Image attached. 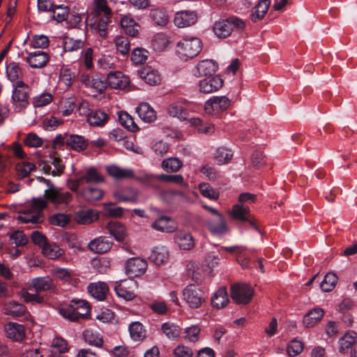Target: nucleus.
I'll return each instance as SVG.
<instances>
[{
    "mask_svg": "<svg viewBox=\"0 0 357 357\" xmlns=\"http://www.w3.org/2000/svg\"><path fill=\"white\" fill-rule=\"evenodd\" d=\"M108 121V115L101 110L91 111L87 115V122L95 127L102 126Z\"/></svg>",
    "mask_w": 357,
    "mask_h": 357,
    "instance_id": "32",
    "label": "nucleus"
},
{
    "mask_svg": "<svg viewBox=\"0 0 357 357\" xmlns=\"http://www.w3.org/2000/svg\"><path fill=\"white\" fill-rule=\"evenodd\" d=\"M116 51L122 56H127L130 50V42L125 36H116L114 39Z\"/></svg>",
    "mask_w": 357,
    "mask_h": 357,
    "instance_id": "47",
    "label": "nucleus"
},
{
    "mask_svg": "<svg viewBox=\"0 0 357 357\" xmlns=\"http://www.w3.org/2000/svg\"><path fill=\"white\" fill-rule=\"evenodd\" d=\"M176 48L179 57L188 60L199 54L202 49V43L197 37L184 38L177 43Z\"/></svg>",
    "mask_w": 357,
    "mask_h": 357,
    "instance_id": "4",
    "label": "nucleus"
},
{
    "mask_svg": "<svg viewBox=\"0 0 357 357\" xmlns=\"http://www.w3.org/2000/svg\"><path fill=\"white\" fill-rule=\"evenodd\" d=\"M139 117L146 123L153 122L156 118V112L147 102H142L136 109Z\"/></svg>",
    "mask_w": 357,
    "mask_h": 357,
    "instance_id": "23",
    "label": "nucleus"
},
{
    "mask_svg": "<svg viewBox=\"0 0 357 357\" xmlns=\"http://www.w3.org/2000/svg\"><path fill=\"white\" fill-rule=\"evenodd\" d=\"M324 312L321 308H314L310 310L303 318V324L306 328L314 326L320 321Z\"/></svg>",
    "mask_w": 357,
    "mask_h": 357,
    "instance_id": "33",
    "label": "nucleus"
},
{
    "mask_svg": "<svg viewBox=\"0 0 357 357\" xmlns=\"http://www.w3.org/2000/svg\"><path fill=\"white\" fill-rule=\"evenodd\" d=\"M167 114L174 118H178L180 120H185L188 116V112L178 103L171 104L167 109Z\"/></svg>",
    "mask_w": 357,
    "mask_h": 357,
    "instance_id": "48",
    "label": "nucleus"
},
{
    "mask_svg": "<svg viewBox=\"0 0 357 357\" xmlns=\"http://www.w3.org/2000/svg\"><path fill=\"white\" fill-rule=\"evenodd\" d=\"M337 282V277L333 273H328L320 284L321 289L326 292L332 291Z\"/></svg>",
    "mask_w": 357,
    "mask_h": 357,
    "instance_id": "54",
    "label": "nucleus"
},
{
    "mask_svg": "<svg viewBox=\"0 0 357 357\" xmlns=\"http://www.w3.org/2000/svg\"><path fill=\"white\" fill-rule=\"evenodd\" d=\"M151 227L157 231L167 233L174 232L176 226L174 221L167 216L162 215L151 224Z\"/></svg>",
    "mask_w": 357,
    "mask_h": 357,
    "instance_id": "21",
    "label": "nucleus"
},
{
    "mask_svg": "<svg viewBox=\"0 0 357 357\" xmlns=\"http://www.w3.org/2000/svg\"><path fill=\"white\" fill-rule=\"evenodd\" d=\"M121 26L126 34L135 36L139 31L138 24L128 16H124L121 20Z\"/></svg>",
    "mask_w": 357,
    "mask_h": 357,
    "instance_id": "39",
    "label": "nucleus"
},
{
    "mask_svg": "<svg viewBox=\"0 0 357 357\" xmlns=\"http://www.w3.org/2000/svg\"><path fill=\"white\" fill-rule=\"evenodd\" d=\"M135 179L147 186H151L155 188H158L155 183L158 181V175L144 173L137 176Z\"/></svg>",
    "mask_w": 357,
    "mask_h": 357,
    "instance_id": "62",
    "label": "nucleus"
},
{
    "mask_svg": "<svg viewBox=\"0 0 357 357\" xmlns=\"http://www.w3.org/2000/svg\"><path fill=\"white\" fill-rule=\"evenodd\" d=\"M76 192L87 202L99 200L102 197L104 194L100 188L94 187L84 188L80 190H78Z\"/></svg>",
    "mask_w": 357,
    "mask_h": 357,
    "instance_id": "26",
    "label": "nucleus"
},
{
    "mask_svg": "<svg viewBox=\"0 0 357 357\" xmlns=\"http://www.w3.org/2000/svg\"><path fill=\"white\" fill-rule=\"evenodd\" d=\"M104 181V177L93 167L75 174V178L68 180L67 185L73 192H77L84 183H99Z\"/></svg>",
    "mask_w": 357,
    "mask_h": 357,
    "instance_id": "2",
    "label": "nucleus"
},
{
    "mask_svg": "<svg viewBox=\"0 0 357 357\" xmlns=\"http://www.w3.org/2000/svg\"><path fill=\"white\" fill-rule=\"evenodd\" d=\"M129 332L131 338L135 341L142 340L146 337V331L139 321H135L130 324Z\"/></svg>",
    "mask_w": 357,
    "mask_h": 357,
    "instance_id": "45",
    "label": "nucleus"
},
{
    "mask_svg": "<svg viewBox=\"0 0 357 357\" xmlns=\"http://www.w3.org/2000/svg\"><path fill=\"white\" fill-rule=\"evenodd\" d=\"M48 61L49 55L46 52L40 50L30 53L26 58V61L30 67L33 68H43Z\"/></svg>",
    "mask_w": 357,
    "mask_h": 357,
    "instance_id": "20",
    "label": "nucleus"
},
{
    "mask_svg": "<svg viewBox=\"0 0 357 357\" xmlns=\"http://www.w3.org/2000/svg\"><path fill=\"white\" fill-rule=\"evenodd\" d=\"M26 307L24 305L15 301H10L4 305L3 312L13 317H21L25 313Z\"/></svg>",
    "mask_w": 357,
    "mask_h": 357,
    "instance_id": "34",
    "label": "nucleus"
},
{
    "mask_svg": "<svg viewBox=\"0 0 357 357\" xmlns=\"http://www.w3.org/2000/svg\"><path fill=\"white\" fill-rule=\"evenodd\" d=\"M112 246V241L109 237L100 236L96 238L88 245L89 249L98 254H102L109 251Z\"/></svg>",
    "mask_w": 357,
    "mask_h": 357,
    "instance_id": "16",
    "label": "nucleus"
},
{
    "mask_svg": "<svg viewBox=\"0 0 357 357\" xmlns=\"http://www.w3.org/2000/svg\"><path fill=\"white\" fill-rule=\"evenodd\" d=\"M107 229L111 235L118 241H123L126 236L125 227L117 222H110L107 225Z\"/></svg>",
    "mask_w": 357,
    "mask_h": 357,
    "instance_id": "40",
    "label": "nucleus"
},
{
    "mask_svg": "<svg viewBox=\"0 0 357 357\" xmlns=\"http://www.w3.org/2000/svg\"><path fill=\"white\" fill-rule=\"evenodd\" d=\"M150 17L158 26H165L169 22V16L166 11L160 8L152 9L150 12Z\"/></svg>",
    "mask_w": 357,
    "mask_h": 357,
    "instance_id": "46",
    "label": "nucleus"
},
{
    "mask_svg": "<svg viewBox=\"0 0 357 357\" xmlns=\"http://www.w3.org/2000/svg\"><path fill=\"white\" fill-rule=\"evenodd\" d=\"M138 75L151 86L159 84L161 77L158 72L151 67H145L137 71Z\"/></svg>",
    "mask_w": 357,
    "mask_h": 357,
    "instance_id": "22",
    "label": "nucleus"
},
{
    "mask_svg": "<svg viewBox=\"0 0 357 357\" xmlns=\"http://www.w3.org/2000/svg\"><path fill=\"white\" fill-rule=\"evenodd\" d=\"M270 4V0H260L255 6L254 11L250 15V20L253 22H257L262 20L266 14Z\"/></svg>",
    "mask_w": 357,
    "mask_h": 357,
    "instance_id": "31",
    "label": "nucleus"
},
{
    "mask_svg": "<svg viewBox=\"0 0 357 357\" xmlns=\"http://www.w3.org/2000/svg\"><path fill=\"white\" fill-rule=\"evenodd\" d=\"M250 213V209L248 206L241 204H235L232 207L231 215L234 218L246 221L247 217Z\"/></svg>",
    "mask_w": 357,
    "mask_h": 357,
    "instance_id": "55",
    "label": "nucleus"
},
{
    "mask_svg": "<svg viewBox=\"0 0 357 357\" xmlns=\"http://www.w3.org/2000/svg\"><path fill=\"white\" fill-rule=\"evenodd\" d=\"M229 297L225 287H221L214 294L211 298V303L213 307L221 309L225 307L229 303Z\"/></svg>",
    "mask_w": 357,
    "mask_h": 357,
    "instance_id": "29",
    "label": "nucleus"
},
{
    "mask_svg": "<svg viewBox=\"0 0 357 357\" xmlns=\"http://www.w3.org/2000/svg\"><path fill=\"white\" fill-rule=\"evenodd\" d=\"M40 183H46L48 188L44 192V197L33 198L26 208L20 213L18 220L24 223H40L43 220V210L47 206V201L54 205H68L73 199L69 192H64L54 187L50 181L43 177H38Z\"/></svg>",
    "mask_w": 357,
    "mask_h": 357,
    "instance_id": "1",
    "label": "nucleus"
},
{
    "mask_svg": "<svg viewBox=\"0 0 357 357\" xmlns=\"http://www.w3.org/2000/svg\"><path fill=\"white\" fill-rule=\"evenodd\" d=\"M303 350V343L297 339L291 340L287 346V351L290 356H296Z\"/></svg>",
    "mask_w": 357,
    "mask_h": 357,
    "instance_id": "63",
    "label": "nucleus"
},
{
    "mask_svg": "<svg viewBox=\"0 0 357 357\" xmlns=\"http://www.w3.org/2000/svg\"><path fill=\"white\" fill-rule=\"evenodd\" d=\"M31 89L23 81L13 84L12 107L15 112H22L29 105Z\"/></svg>",
    "mask_w": 357,
    "mask_h": 357,
    "instance_id": "3",
    "label": "nucleus"
},
{
    "mask_svg": "<svg viewBox=\"0 0 357 357\" xmlns=\"http://www.w3.org/2000/svg\"><path fill=\"white\" fill-rule=\"evenodd\" d=\"M6 75L8 79L14 84L17 81H20V79L22 78L23 72L19 63L10 62L6 66Z\"/></svg>",
    "mask_w": 357,
    "mask_h": 357,
    "instance_id": "41",
    "label": "nucleus"
},
{
    "mask_svg": "<svg viewBox=\"0 0 357 357\" xmlns=\"http://www.w3.org/2000/svg\"><path fill=\"white\" fill-rule=\"evenodd\" d=\"M6 336L15 341H22L25 337V328L22 324L9 322L5 326Z\"/></svg>",
    "mask_w": 357,
    "mask_h": 357,
    "instance_id": "17",
    "label": "nucleus"
},
{
    "mask_svg": "<svg viewBox=\"0 0 357 357\" xmlns=\"http://www.w3.org/2000/svg\"><path fill=\"white\" fill-rule=\"evenodd\" d=\"M183 298L190 308L200 307L205 302V294L194 284L188 285L183 291Z\"/></svg>",
    "mask_w": 357,
    "mask_h": 357,
    "instance_id": "5",
    "label": "nucleus"
},
{
    "mask_svg": "<svg viewBox=\"0 0 357 357\" xmlns=\"http://www.w3.org/2000/svg\"><path fill=\"white\" fill-rule=\"evenodd\" d=\"M50 12L54 20L58 22H61L66 20L69 14V8L63 5H54V8Z\"/></svg>",
    "mask_w": 357,
    "mask_h": 357,
    "instance_id": "56",
    "label": "nucleus"
},
{
    "mask_svg": "<svg viewBox=\"0 0 357 357\" xmlns=\"http://www.w3.org/2000/svg\"><path fill=\"white\" fill-rule=\"evenodd\" d=\"M230 103L229 99L226 96H213L205 102L204 110L210 114L222 112L229 108Z\"/></svg>",
    "mask_w": 357,
    "mask_h": 357,
    "instance_id": "9",
    "label": "nucleus"
},
{
    "mask_svg": "<svg viewBox=\"0 0 357 357\" xmlns=\"http://www.w3.org/2000/svg\"><path fill=\"white\" fill-rule=\"evenodd\" d=\"M119 121L123 127L130 131L135 132L138 130L132 117L127 112H121L119 114Z\"/></svg>",
    "mask_w": 357,
    "mask_h": 357,
    "instance_id": "52",
    "label": "nucleus"
},
{
    "mask_svg": "<svg viewBox=\"0 0 357 357\" xmlns=\"http://www.w3.org/2000/svg\"><path fill=\"white\" fill-rule=\"evenodd\" d=\"M174 238L181 250H190L195 247V239L190 232L178 231Z\"/></svg>",
    "mask_w": 357,
    "mask_h": 357,
    "instance_id": "19",
    "label": "nucleus"
},
{
    "mask_svg": "<svg viewBox=\"0 0 357 357\" xmlns=\"http://www.w3.org/2000/svg\"><path fill=\"white\" fill-rule=\"evenodd\" d=\"M78 309H75L72 307L71 305L68 307H63L59 309L60 314L70 321H77L79 318H83L86 315H87V310L85 312H80L77 310Z\"/></svg>",
    "mask_w": 357,
    "mask_h": 357,
    "instance_id": "36",
    "label": "nucleus"
},
{
    "mask_svg": "<svg viewBox=\"0 0 357 357\" xmlns=\"http://www.w3.org/2000/svg\"><path fill=\"white\" fill-rule=\"evenodd\" d=\"M223 85V80L218 76H208L199 81V91L203 93H213Z\"/></svg>",
    "mask_w": 357,
    "mask_h": 357,
    "instance_id": "14",
    "label": "nucleus"
},
{
    "mask_svg": "<svg viewBox=\"0 0 357 357\" xmlns=\"http://www.w3.org/2000/svg\"><path fill=\"white\" fill-rule=\"evenodd\" d=\"M108 289L107 284L103 282L91 283L88 286L89 293L98 301H102L105 298Z\"/></svg>",
    "mask_w": 357,
    "mask_h": 357,
    "instance_id": "27",
    "label": "nucleus"
},
{
    "mask_svg": "<svg viewBox=\"0 0 357 357\" xmlns=\"http://www.w3.org/2000/svg\"><path fill=\"white\" fill-rule=\"evenodd\" d=\"M161 330L165 336L171 340L176 339L180 335L179 327L173 323H164L161 326Z\"/></svg>",
    "mask_w": 357,
    "mask_h": 357,
    "instance_id": "51",
    "label": "nucleus"
},
{
    "mask_svg": "<svg viewBox=\"0 0 357 357\" xmlns=\"http://www.w3.org/2000/svg\"><path fill=\"white\" fill-rule=\"evenodd\" d=\"M42 252L46 257L51 259H57L64 254L63 250L60 248L56 244L48 242L42 248Z\"/></svg>",
    "mask_w": 357,
    "mask_h": 357,
    "instance_id": "42",
    "label": "nucleus"
},
{
    "mask_svg": "<svg viewBox=\"0 0 357 357\" xmlns=\"http://www.w3.org/2000/svg\"><path fill=\"white\" fill-rule=\"evenodd\" d=\"M96 17L97 19L91 25V31L101 38L105 39L107 38L109 31L112 27V17L101 16Z\"/></svg>",
    "mask_w": 357,
    "mask_h": 357,
    "instance_id": "11",
    "label": "nucleus"
},
{
    "mask_svg": "<svg viewBox=\"0 0 357 357\" xmlns=\"http://www.w3.org/2000/svg\"><path fill=\"white\" fill-rule=\"evenodd\" d=\"M197 20L198 14L195 10H181L175 14L174 22L177 27L185 28L194 25Z\"/></svg>",
    "mask_w": 357,
    "mask_h": 357,
    "instance_id": "10",
    "label": "nucleus"
},
{
    "mask_svg": "<svg viewBox=\"0 0 357 357\" xmlns=\"http://www.w3.org/2000/svg\"><path fill=\"white\" fill-rule=\"evenodd\" d=\"M182 162L177 158H169L162 162V167L165 171L176 172L180 169Z\"/></svg>",
    "mask_w": 357,
    "mask_h": 357,
    "instance_id": "57",
    "label": "nucleus"
},
{
    "mask_svg": "<svg viewBox=\"0 0 357 357\" xmlns=\"http://www.w3.org/2000/svg\"><path fill=\"white\" fill-rule=\"evenodd\" d=\"M138 192L132 188H127L122 192H116L114 197L122 202H136Z\"/></svg>",
    "mask_w": 357,
    "mask_h": 357,
    "instance_id": "60",
    "label": "nucleus"
},
{
    "mask_svg": "<svg viewBox=\"0 0 357 357\" xmlns=\"http://www.w3.org/2000/svg\"><path fill=\"white\" fill-rule=\"evenodd\" d=\"M109 261L105 258H95L91 261V266L96 272L104 274L109 269Z\"/></svg>",
    "mask_w": 357,
    "mask_h": 357,
    "instance_id": "59",
    "label": "nucleus"
},
{
    "mask_svg": "<svg viewBox=\"0 0 357 357\" xmlns=\"http://www.w3.org/2000/svg\"><path fill=\"white\" fill-rule=\"evenodd\" d=\"M66 144L70 149L77 151H81L86 149L88 146V140L81 135H70L67 137Z\"/></svg>",
    "mask_w": 357,
    "mask_h": 357,
    "instance_id": "28",
    "label": "nucleus"
},
{
    "mask_svg": "<svg viewBox=\"0 0 357 357\" xmlns=\"http://www.w3.org/2000/svg\"><path fill=\"white\" fill-rule=\"evenodd\" d=\"M107 85L116 89H124L130 84V79L121 71H111L107 76Z\"/></svg>",
    "mask_w": 357,
    "mask_h": 357,
    "instance_id": "15",
    "label": "nucleus"
},
{
    "mask_svg": "<svg viewBox=\"0 0 357 357\" xmlns=\"http://www.w3.org/2000/svg\"><path fill=\"white\" fill-rule=\"evenodd\" d=\"M190 123L195 126L199 132L205 135H211L214 132V125L210 123H203L199 118H191L189 119Z\"/></svg>",
    "mask_w": 357,
    "mask_h": 357,
    "instance_id": "43",
    "label": "nucleus"
},
{
    "mask_svg": "<svg viewBox=\"0 0 357 357\" xmlns=\"http://www.w3.org/2000/svg\"><path fill=\"white\" fill-rule=\"evenodd\" d=\"M254 293L253 288L246 284H235L231 287V298L237 304L249 303Z\"/></svg>",
    "mask_w": 357,
    "mask_h": 357,
    "instance_id": "6",
    "label": "nucleus"
},
{
    "mask_svg": "<svg viewBox=\"0 0 357 357\" xmlns=\"http://www.w3.org/2000/svg\"><path fill=\"white\" fill-rule=\"evenodd\" d=\"M195 70L196 76H212L218 70V64L213 60L205 59L197 63Z\"/></svg>",
    "mask_w": 357,
    "mask_h": 357,
    "instance_id": "18",
    "label": "nucleus"
},
{
    "mask_svg": "<svg viewBox=\"0 0 357 357\" xmlns=\"http://www.w3.org/2000/svg\"><path fill=\"white\" fill-rule=\"evenodd\" d=\"M137 286V282L134 280H124L116 285L114 290L119 297L126 301H132L136 297Z\"/></svg>",
    "mask_w": 357,
    "mask_h": 357,
    "instance_id": "8",
    "label": "nucleus"
},
{
    "mask_svg": "<svg viewBox=\"0 0 357 357\" xmlns=\"http://www.w3.org/2000/svg\"><path fill=\"white\" fill-rule=\"evenodd\" d=\"M28 284L29 287L33 289L35 291L39 294L40 292L53 293L56 290V286L53 280L48 276L33 278Z\"/></svg>",
    "mask_w": 357,
    "mask_h": 357,
    "instance_id": "12",
    "label": "nucleus"
},
{
    "mask_svg": "<svg viewBox=\"0 0 357 357\" xmlns=\"http://www.w3.org/2000/svg\"><path fill=\"white\" fill-rule=\"evenodd\" d=\"M338 342L340 353L347 354L350 351V357H357V335L356 333L353 331L346 333Z\"/></svg>",
    "mask_w": 357,
    "mask_h": 357,
    "instance_id": "7",
    "label": "nucleus"
},
{
    "mask_svg": "<svg viewBox=\"0 0 357 357\" xmlns=\"http://www.w3.org/2000/svg\"><path fill=\"white\" fill-rule=\"evenodd\" d=\"M84 40L80 39L75 40L72 38H67L63 42V49L65 52L82 50L84 47Z\"/></svg>",
    "mask_w": 357,
    "mask_h": 357,
    "instance_id": "58",
    "label": "nucleus"
},
{
    "mask_svg": "<svg viewBox=\"0 0 357 357\" xmlns=\"http://www.w3.org/2000/svg\"><path fill=\"white\" fill-rule=\"evenodd\" d=\"M92 13L95 17H112V13L107 5L106 0H93V10Z\"/></svg>",
    "mask_w": 357,
    "mask_h": 357,
    "instance_id": "37",
    "label": "nucleus"
},
{
    "mask_svg": "<svg viewBox=\"0 0 357 357\" xmlns=\"http://www.w3.org/2000/svg\"><path fill=\"white\" fill-rule=\"evenodd\" d=\"M52 101V96L49 93H43L33 98L32 104L35 107H42Z\"/></svg>",
    "mask_w": 357,
    "mask_h": 357,
    "instance_id": "64",
    "label": "nucleus"
},
{
    "mask_svg": "<svg viewBox=\"0 0 357 357\" xmlns=\"http://www.w3.org/2000/svg\"><path fill=\"white\" fill-rule=\"evenodd\" d=\"M98 219V213L93 209L79 211L75 216V220L79 225H90Z\"/></svg>",
    "mask_w": 357,
    "mask_h": 357,
    "instance_id": "24",
    "label": "nucleus"
},
{
    "mask_svg": "<svg viewBox=\"0 0 357 357\" xmlns=\"http://www.w3.org/2000/svg\"><path fill=\"white\" fill-rule=\"evenodd\" d=\"M233 157L232 151L224 146L217 149L215 158L219 165L227 163Z\"/></svg>",
    "mask_w": 357,
    "mask_h": 357,
    "instance_id": "53",
    "label": "nucleus"
},
{
    "mask_svg": "<svg viewBox=\"0 0 357 357\" xmlns=\"http://www.w3.org/2000/svg\"><path fill=\"white\" fill-rule=\"evenodd\" d=\"M169 43L167 36L162 33H157L152 40L153 47L158 51L164 50Z\"/></svg>",
    "mask_w": 357,
    "mask_h": 357,
    "instance_id": "61",
    "label": "nucleus"
},
{
    "mask_svg": "<svg viewBox=\"0 0 357 357\" xmlns=\"http://www.w3.org/2000/svg\"><path fill=\"white\" fill-rule=\"evenodd\" d=\"M84 341L91 346L100 347L103 343L102 336L91 329H86L83 333Z\"/></svg>",
    "mask_w": 357,
    "mask_h": 357,
    "instance_id": "44",
    "label": "nucleus"
},
{
    "mask_svg": "<svg viewBox=\"0 0 357 357\" xmlns=\"http://www.w3.org/2000/svg\"><path fill=\"white\" fill-rule=\"evenodd\" d=\"M21 296L26 303L31 304H43L45 301V296L36 291L34 294L29 292L26 289L21 291Z\"/></svg>",
    "mask_w": 357,
    "mask_h": 357,
    "instance_id": "50",
    "label": "nucleus"
},
{
    "mask_svg": "<svg viewBox=\"0 0 357 357\" xmlns=\"http://www.w3.org/2000/svg\"><path fill=\"white\" fill-rule=\"evenodd\" d=\"M15 169L17 177L23 178L28 176L31 172L36 169V165L32 162L22 161L16 165Z\"/></svg>",
    "mask_w": 357,
    "mask_h": 357,
    "instance_id": "49",
    "label": "nucleus"
},
{
    "mask_svg": "<svg viewBox=\"0 0 357 357\" xmlns=\"http://www.w3.org/2000/svg\"><path fill=\"white\" fill-rule=\"evenodd\" d=\"M169 250L165 246H157L152 250L149 259L157 266L164 264L169 258Z\"/></svg>",
    "mask_w": 357,
    "mask_h": 357,
    "instance_id": "30",
    "label": "nucleus"
},
{
    "mask_svg": "<svg viewBox=\"0 0 357 357\" xmlns=\"http://www.w3.org/2000/svg\"><path fill=\"white\" fill-rule=\"evenodd\" d=\"M147 268L146 261L141 258L129 259L126 265L127 275L131 278L139 277L143 275Z\"/></svg>",
    "mask_w": 357,
    "mask_h": 357,
    "instance_id": "13",
    "label": "nucleus"
},
{
    "mask_svg": "<svg viewBox=\"0 0 357 357\" xmlns=\"http://www.w3.org/2000/svg\"><path fill=\"white\" fill-rule=\"evenodd\" d=\"M209 230L214 234H222L227 231L226 222L222 216H217L208 222Z\"/></svg>",
    "mask_w": 357,
    "mask_h": 357,
    "instance_id": "38",
    "label": "nucleus"
},
{
    "mask_svg": "<svg viewBox=\"0 0 357 357\" xmlns=\"http://www.w3.org/2000/svg\"><path fill=\"white\" fill-rule=\"evenodd\" d=\"M213 31L218 38H225L232 31L231 24L228 20L216 22L213 25Z\"/></svg>",
    "mask_w": 357,
    "mask_h": 357,
    "instance_id": "35",
    "label": "nucleus"
},
{
    "mask_svg": "<svg viewBox=\"0 0 357 357\" xmlns=\"http://www.w3.org/2000/svg\"><path fill=\"white\" fill-rule=\"evenodd\" d=\"M106 170L107 174L115 179H126L135 177L132 169H123L114 165L107 166Z\"/></svg>",
    "mask_w": 357,
    "mask_h": 357,
    "instance_id": "25",
    "label": "nucleus"
}]
</instances>
